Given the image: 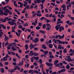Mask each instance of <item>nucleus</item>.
I'll return each mask as SVG.
<instances>
[{
  "label": "nucleus",
  "instance_id": "7ed1b4c3",
  "mask_svg": "<svg viewBox=\"0 0 74 74\" xmlns=\"http://www.w3.org/2000/svg\"><path fill=\"white\" fill-rule=\"evenodd\" d=\"M18 70L19 71H20V70H21V68H19V67L17 65H16L14 66V70Z\"/></svg>",
  "mask_w": 74,
  "mask_h": 74
},
{
  "label": "nucleus",
  "instance_id": "cd10ccee",
  "mask_svg": "<svg viewBox=\"0 0 74 74\" xmlns=\"http://www.w3.org/2000/svg\"><path fill=\"white\" fill-rule=\"evenodd\" d=\"M14 69H12L10 71V73H14L15 71H14Z\"/></svg>",
  "mask_w": 74,
  "mask_h": 74
},
{
  "label": "nucleus",
  "instance_id": "72a5a7b5",
  "mask_svg": "<svg viewBox=\"0 0 74 74\" xmlns=\"http://www.w3.org/2000/svg\"><path fill=\"white\" fill-rule=\"evenodd\" d=\"M45 27H46V25L45 24H43L42 27V29H44V28H45Z\"/></svg>",
  "mask_w": 74,
  "mask_h": 74
},
{
  "label": "nucleus",
  "instance_id": "6ab92c4d",
  "mask_svg": "<svg viewBox=\"0 0 74 74\" xmlns=\"http://www.w3.org/2000/svg\"><path fill=\"white\" fill-rule=\"evenodd\" d=\"M4 14L3 10H1L0 11V15H1V16H3Z\"/></svg>",
  "mask_w": 74,
  "mask_h": 74
},
{
  "label": "nucleus",
  "instance_id": "6e6d98bb",
  "mask_svg": "<svg viewBox=\"0 0 74 74\" xmlns=\"http://www.w3.org/2000/svg\"><path fill=\"white\" fill-rule=\"evenodd\" d=\"M46 30H50V28L49 27H47L46 28Z\"/></svg>",
  "mask_w": 74,
  "mask_h": 74
},
{
  "label": "nucleus",
  "instance_id": "b1692460",
  "mask_svg": "<svg viewBox=\"0 0 74 74\" xmlns=\"http://www.w3.org/2000/svg\"><path fill=\"white\" fill-rule=\"evenodd\" d=\"M71 61H73L71 59V58H68V62H71Z\"/></svg>",
  "mask_w": 74,
  "mask_h": 74
},
{
  "label": "nucleus",
  "instance_id": "aec40b11",
  "mask_svg": "<svg viewBox=\"0 0 74 74\" xmlns=\"http://www.w3.org/2000/svg\"><path fill=\"white\" fill-rule=\"evenodd\" d=\"M52 47H53V45L52 44H49V48H53Z\"/></svg>",
  "mask_w": 74,
  "mask_h": 74
},
{
  "label": "nucleus",
  "instance_id": "ddd939ff",
  "mask_svg": "<svg viewBox=\"0 0 74 74\" xmlns=\"http://www.w3.org/2000/svg\"><path fill=\"white\" fill-rule=\"evenodd\" d=\"M18 33L17 32H16V34L18 37H20V35L21 34V32H18Z\"/></svg>",
  "mask_w": 74,
  "mask_h": 74
},
{
  "label": "nucleus",
  "instance_id": "c85d7f7f",
  "mask_svg": "<svg viewBox=\"0 0 74 74\" xmlns=\"http://www.w3.org/2000/svg\"><path fill=\"white\" fill-rule=\"evenodd\" d=\"M40 32L41 33H45L46 32H45L43 30H39Z\"/></svg>",
  "mask_w": 74,
  "mask_h": 74
},
{
  "label": "nucleus",
  "instance_id": "c9c22d12",
  "mask_svg": "<svg viewBox=\"0 0 74 74\" xmlns=\"http://www.w3.org/2000/svg\"><path fill=\"white\" fill-rule=\"evenodd\" d=\"M39 59V57H35L34 60H38Z\"/></svg>",
  "mask_w": 74,
  "mask_h": 74
},
{
  "label": "nucleus",
  "instance_id": "20e7f679",
  "mask_svg": "<svg viewBox=\"0 0 74 74\" xmlns=\"http://www.w3.org/2000/svg\"><path fill=\"white\" fill-rule=\"evenodd\" d=\"M4 36L5 37V38L4 39V41H7L9 39V37L7 36L6 34H5Z\"/></svg>",
  "mask_w": 74,
  "mask_h": 74
},
{
  "label": "nucleus",
  "instance_id": "423d86ee",
  "mask_svg": "<svg viewBox=\"0 0 74 74\" xmlns=\"http://www.w3.org/2000/svg\"><path fill=\"white\" fill-rule=\"evenodd\" d=\"M66 71V69H62L60 71H59L58 72V74H60V73H62V72H64Z\"/></svg>",
  "mask_w": 74,
  "mask_h": 74
},
{
  "label": "nucleus",
  "instance_id": "39448f33",
  "mask_svg": "<svg viewBox=\"0 0 74 74\" xmlns=\"http://www.w3.org/2000/svg\"><path fill=\"white\" fill-rule=\"evenodd\" d=\"M62 30H64V28L63 26H61L59 27V30L60 32H62Z\"/></svg>",
  "mask_w": 74,
  "mask_h": 74
},
{
  "label": "nucleus",
  "instance_id": "2f4dec72",
  "mask_svg": "<svg viewBox=\"0 0 74 74\" xmlns=\"http://www.w3.org/2000/svg\"><path fill=\"white\" fill-rule=\"evenodd\" d=\"M39 62L40 64H42V60L41 59H39Z\"/></svg>",
  "mask_w": 74,
  "mask_h": 74
},
{
  "label": "nucleus",
  "instance_id": "f704fd0d",
  "mask_svg": "<svg viewBox=\"0 0 74 74\" xmlns=\"http://www.w3.org/2000/svg\"><path fill=\"white\" fill-rule=\"evenodd\" d=\"M13 60L14 62H16V58H13Z\"/></svg>",
  "mask_w": 74,
  "mask_h": 74
},
{
  "label": "nucleus",
  "instance_id": "7c9ffc66",
  "mask_svg": "<svg viewBox=\"0 0 74 74\" xmlns=\"http://www.w3.org/2000/svg\"><path fill=\"white\" fill-rule=\"evenodd\" d=\"M44 53L45 55H47L48 53V51H44Z\"/></svg>",
  "mask_w": 74,
  "mask_h": 74
},
{
  "label": "nucleus",
  "instance_id": "4468645a",
  "mask_svg": "<svg viewBox=\"0 0 74 74\" xmlns=\"http://www.w3.org/2000/svg\"><path fill=\"white\" fill-rule=\"evenodd\" d=\"M59 39H62V38H63L64 37V34L62 35V36H61V35H59Z\"/></svg>",
  "mask_w": 74,
  "mask_h": 74
},
{
  "label": "nucleus",
  "instance_id": "37998d69",
  "mask_svg": "<svg viewBox=\"0 0 74 74\" xmlns=\"http://www.w3.org/2000/svg\"><path fill=\"white\" fill-rule=\"evenodd\" d=\"M52 67L51 66L50 68H49L48 69H47L46 70H49H49H52Z\"/></svg>",
  "mask_w": 74,
  "mask_h": 74
},
{
  "label": "nucleus",
  "instance_id": "f3484780",
  "mask_svg": "<svg viewBox=\"0 0 74 74\" xmlns=\"http://www.w3.org/2000/svg\"><path fill=\"white\" fill-rule=\"evenodd\" d=\"M0 26H1V27H2L4 29H7L6 28V27H5V26H4V24H1L0 25Z\"/></svg>",
  "mask_w": 74,
  "mask_h": 74
},
{
  "label": "nucleus",
  "instance_id": "79ce46f5",
  "mask_svg": "<svg viewBox=\"0 0 74 74\" xmlns=\"http://www.w3.org/2000/svg\"><path fill=\"white\" fill-rule=\"evenodd\" d=\"M23 27L21 25H20L18 26V28L19 29H22Z\"/></svg>",
  "mask_w": 74,
  "mask_h": 74
},
{
  "label": "nucleus",
  "instance_id": "0e129e2a",
  "mask_svg": "<svg viewBox=\"0 0 74 74\" xmlns=\"http://www.w3.org/2000/svg\"><path fill=\"white\" fill-rule=\"evenodd\" d=\"M46 25L47 27H49V25H50V24L48 23H47L46 24Z\"/></svg>",
  "mask_w": 74,
  "mask_h": 74
},
{
  "label": "nucleus",
  "instance_id": "603ef678",
  "mask_svg": "<svg viewBox=\"0 0 74 74\" xmlns=\"http://www.w3.org/2000/svg\"><path fill=\"white\" fill-rule=\"evenodd\" d=\"M23 25H24V26H28V24H27V23H26L25 24H23Z\"/></svg>",
  "mask_w": 74,
  "mask_h": 74
},
{
  "label": "nucleus",
  "instance_id": "ea45409f",
  "mask_svg": "<svg viewBox=\"0 0 74 74\" xmlns=\"http://www.w3.org/2000/svg\"><path fill=\"white\" fill-rule=\"evenodd\" d=\"M56 67H60V65L59 64V63L58 64H56V65H54Z\"/></svg>",
  "mask_w": 74,
  "mask_h": 74
},
{
  "label": "nucleus",
  "instance_id": "a211bd4d",
  "mask_svg": "<svg viewBox=\"0 0 74 74\" xmlns=\"http://www.w3.org/2000/svg\"><path fill=\"white\" fill-rule=\"evenodd\" d=\"M11 49H12L13 51H15L17 50V49H16V48H15V47H12L11 48Z\"/></svg>",
  "mask_w": 74,
  "mask_h": 74
},
{
  "label": "nucleus",
  "instance_id": "dca6fc26",
  "mask_svg": "<svg viewBox=\"0 0 74 74\" xmlns=\"http://www.w3.org/2000/svg\"><path fill=\"white\" fill-rule=\"evenodd\" d=\"M46 64H47V66H52L53 65V64L51 63H48V62H47L46 63Z\"/></svg>",
  "mask_w": 74,
  "mask_h": 74
},
{
  "label": "nucleus",
  "instance_id": "3c124183",
  "mask_svg": "<svg viewBox=\"0 0 74 74\" xmlns=\"http://www.w3.org/2000/svg\"><path fill=\"white\" fill-rule=\"evenodd\" d=\"M66 5H63L62 6H61V8H66Z\"/></svg>",
  "mask_w": 74,
  "mask_h": 74
},
{
  "label": "nucleus",
  "instance_id": "e2e57ef3",
  "mask_svg": "<svg viewBox=\"0 0 74 74\" xmlns=\"http://www.w3.org/2000/svg\"><path fill=\"white\" fill-rule=\"evenodd\" d=\"M11 54L12 55H15V53L13 51L11 52Z\"/></svg>",
  "mask_w": 74,
  "mask_h": 74
},
{
  "label": "nucleus",
  "instance_id": "49530a36",
  "mask_svg": "<svg viewBox=\"0 0 74 74\" xmlns=\"http://www.w3.org/2000/svg\"><path fill=\"white\" fill-rule=\"evenodd\" d=\"M40 28H41V27H40L39 26H37L36 27V29L37 30H39V29H40Z\"/></svg>",
  "mask_w": 74,
  "mask_h": 74
},
{
  "label": "nucleus",
  "instance_id": "5fc2aeb1",
  "mask_svg": "<svg viewBox=\"0 0 74 74\" xmlns=\"http://www.w3.org/2000/svg\"><path fill=\"white\" fill-rule=\"evenodd\" d=\"M34 67V65H32L30 66V68L31 69H33Z\"/></svg>",
  "mask_w": 74,
  "mask_h": 74
},
{
  "label": "nucleus",
  "instance_id": "f03ea898",
  "mask_svg": "<svg viewBox=\"0 0 74 74\" xmlns=\"http://www.w3.org/2000/svg\"><path fill=\"white\" fill-rule=\"evenodd\" d=\"M8 24H10V25H16V23L15 22H12L11 21H8Z\"/></svg>",
  "mask_w": 74,
  "mask_h": 74
},
{
  "label": "nucleus",
  "instance_id": "338daca9",
  "mask_svg": "<svg viewBox=\"0 0 74 74\" xmlns=\"http://www.w3.org/2000/svg\"><path fill=\"white\" fill-rule=\"evenodd\" d=\"M50 4L53 5V6H55V3H51Z\"/></svg>",
  "mask_w": 74,
  "mask_h": 74
},
{
  "label": "nucleus",
  "instance_id": "864d4df0",
  "mask_svg": "<svg viewBox=\"0 0 74 74\" xmlns=\"http://www.w3.org/2000/svg\"><path fill=\"white\" fill-rule=\"evenodd\" d=\"M71 30V29L70 28H69L67 29V31L68 32H69V33H70Z\"/></svg>",
  "mask_w": 74,
  "mask_h": 74
},
{
  "label": "nucleus",
  "instance_id": "bb28decb",
  "mask_svg": "<svg viewBox=\"0 0 74 74\" xmlns=\"http://www.w3.org/2000/svg\"><path fill=\"white\" fill-rule=\"evenodd\" d=\"M34 55L35 56H38V53H36L34 52Z\"/></svg>",
  "mask_w": 74,
  "mask_h": 74
},
{
  "label": "nucleus",
  "instance_id": "c756f323",
  "mask_svg": "<svg viewBox=\"0 0 74 74\" xmlns=\"http://www.w3.org/2000/svg\"><path fill=\"white\" fill-rule=\"evenodd\" d=\"M66 69H70V66H69V64H67L66 65Z\"/></svg>",
  "mask_w": 74,
  "mask_h": 74
},
{
  "label": "nucleus",
  "instance_id": "4d7b16f0",
  "mask_svg": "<svg viewBox=\"0 0 74 74\" xmlns=\"http://www.w3.org/2000/svg\"><path fill=\"white\" fill-rule=\"evenodd\" d=\"M37 1V3H38V4H39V3H41V0H36Z\"/></svg>",
  "mask_w": 74,
  "mask_h": 74
},
{
  "label": "nucleus",
  "instance_id": "a19ab883",
  "mask_svg": "<svg viewBox=\"0 0 74 74\" xmlns=\"http://www.w3.org/2000/svg\"><path fill=\"white\" fill-rule=\"evenodd\" d=\"M7 48L8 50H10V49H11V47H10V46H8L7 47Z\"/></svg>",
  "mask_w": 74,
  "mask_h": 74
},
{
  "label": "nucleus",
  "instance_id": "9b49d317",
  "mask_svg": "<svg viewBox=\"0 0 74 74\" xmlns=\"http://www.w3.org/2000/svg\"><path fill=\"white\" fill-rule=\"evenodd\" d=\"M0 72L1 73H4V69L3 68L0 69Z\"/></svg>",
  "mask_w": 74,
  "mask_h": 74
},
{
  "label": "nucleus",
  "instance_id": "e433bc0d",
  "mask_svg": "<svg viewBox=\"0 0 74 74\" xmlns=\"http://www.w3.org/2000/svg\"><path fill=\"white\" fill-rule=\"evenodd\" d=\"M25 8H26V9H27V10L30 9V7L29 6V5H27L26 6Z\"/></svg>",
  "mask_w": 74,
  "mask_h": 74
},
{
  "label": "nucleus",
  "instance_id": "a878e982",
  "mask_svg": "<svg viewBox=\"0 0 74 74\" xmlns=\"http://www.w3.org/2000/svg\"><path fill=\"white\" fill-rule=\"evenodd\" d=\"M55 28L57 30V31H58L59 30V27L58 25H56L55 27Z\"/></svg>",
  "mask_w": 74,
  "mask_h": 74
},
{
  "label": "nucleus",
  "instance_id": "393cba45",
  "mask_svg": "<svg viewBox=\"0 0 74 74\" xmlns=\"http://www.w3.org/2000/svg\"><path fill=\"white\" fill-rule=\"evenodd\" d=\"M3 62H5V60H7V58L6 57H4L3 59Z\"/></svg>",
  "mask_w": 74,
  "mask_h": 74
},
{
  "label": "nucleus",
  "instance_id": "9d476101",
  "mask_svg": "<svg viewBox=\"0 0 74 74\" xmlns=\"http://www.w3.org/2000/svg\"><path fill=\"white\" fill-rule=\"evenodd\" d=\"M38 41H39V40L38 38H35L34 40V43H37Z\"/></svg>",
  "mask_w": 74,
  "mask_h": 74
},
{
  "label": "nucleus",
  "instance_id": "f257e3e1",
  "mask_svg": "<svg viewBox=\"0 0 74 74\" xmlns=\"http://www.w3.org/2000/svg\"><path fill=\"white\" fill-rule=\"evenodd\" d=\"M39 72H38L37 70H30L29 71L28 73L29 74H34V73H36V74H38Z\"/></svg>",
  "mask_w": 74,
  "mask_h": 74
},
{
  "label": "nucleus",
  "instance_id": "774afa93",
  "mask_svg": "<svg viewBox=\"0 0 74 74\" xmlns=\"http://www.w3.org/2000/svg\"><path fill=\"white\" fill-rule=\"evenodd\" d=\"M45 16L47 17V18H49V14H46L45 15Z\"/></svg>",
  "mask_w": 74,
  "mask_h": 74
},
{
  "label": "nucleus",
  "instance_id": "13d9d810",
  "mask_svg": "<svg viewBox=\"0 0 74 74\" xmlns=\"http://www.w3.org/2000/svg\"><path fill=\"white\" fill-rule=\"evenodd\" d=\"M59 37V35H58L57 36L56 35L55 36V38L56 39H58V37Z\"/></svg>",
  "mask_w": 74,
  "mask_h": 74
},
{
  "label": "nucleus",
  "instance_id": "de8ad7c7",
  "mask_svg": "<svg viewBox=\"0 0 74 74\" xmlns=\"http://www.w3.org/2000/svg\"><path fill=\"white\" fill-rule=\"evenodd\" d=\"M40 41L41 42H43L44 41V38H41L40 39Z\"/></svg>",
  "mask_w": 74,
  "mask_h": 74
},
{
  "label": "nucleus",
  "instance_id": "a18cd8bd",
  "mask_svg": "<svg viewBox=\"0 0 74 74\" xmlns=\"http://www.w3.org/2000/svg\"><path fill=\"white\" fill-rule=\"evenodd\" d=\"M7 8V6H5L4 7H2V10H5V9L6 8Z\"/></svg>",
  "mask_w": 74,
  "mask_h": 74
},
{
  "label": "nucleus",
  "instance_id": "09e8293b",
  "mask_svg": "<svg viewBox=\"0 0 74 74\" xmlns=\"http://www.w3.org/2000/svg\"><path fill=\"white\" fill-rule=\"evenodd\" d=\"M41 10H42V9H43V8H44V7L43 6V4H41Z\"/></svg>",
  "mask_w": 74,
  "mask_h": 74
},
{
  "label": "nucleus",
  "instance_id": "473e14b6",
  "mask_svg": "<svg viewBox=\"0 0 74 74\" xmlns=\"http://www.w3.org/2000/svg\"><path fill=\"white\" fill-rule=\"evenodd\" d=\"M64 53H67V49H64L63 50Z\"/></svg>",
  "mask_w": 74,
  "mask_h": 74
},
{
  "label": "nucleus",
  "instance_id": "4be33fe9",
  "mask_svg": "<svg viewBox=\"0 0 74 74\" xmlns=\"http://www.w3.org/2000/svg\"><path fill=\"white\" fill-rule=\"evenodd\" d=\"M3 34V33L2 32H0V38L2 37V36Z\"/></svg>",
  "mask_w": 74,
  "mask_h": 74
},
{
  "label": "nucleus",
  "instance_id": "6e6552de",
  "mask_svg": "<svg viewBox=\"0 0 74 74\" xmlns=\"http://www.w3.org/2000/svg\"><path fill=\"white\" fill-rule=\"evenodd\" d=\"M34 47H35V46L32 44H31L29 45V48H30L31 49H33V48H34Z\"/></svg>",
  "mask_w": 74,
  "mask_h": 74
},
{
  "label": "nucleus",
  "instance_id": "8fccbe9b",
  "mask_svg": "<svg viewBox=\"0 0 74 74\" xmlns=\"http://www.w3.org/2000/svg\"><path fill=\"white\" fill-rule=\"evenodd\" d=\"M42 26V23H39L38 26H40L41 27Z\"/></svg>",
  "mask_w": 74,
  "mask_h": 74
},
{
  "label": "nucleus",
  "instance_id": "4c0bfd02",
  "mask_svg": "<svg viewBox=\"0 0 74 74\" xmlns=\"http://www.w3.org/2000/svg\"><path fill=\"white\" fill-rule=\"evenodd\" d=\"M62 63H63V64H67V62H66L65 61H62Z\"/></svg>",
  "mask_w": 74,
  "mask_h": 74
},
{
  "label": "nucleus",
  "instance_id": "f8f14e48",
  "mask_svg": "<svg viewBox=\"0 0 74 74\" xmlns=\"http://www.w3.org/2000/svg\"><path fill=\"white\" fill-rule=\"evenodd\" d=\"M4 11L5 12V13H7V14H8V12H10V11L7 8L4 10Z\"/></svg>",
  "mask_w": 74,
  "mask_h": 74
},
{
  "label": "nucleus",
  "instance_id": "58836bf2",
  "mask_svg": "<svg viewBox=\"0 0 74 74\" xmlns=\"http://www.w3.org/2000/svg\"><path fill=\"white\" fill-rule=\"evenodd\" d=\"M49 57L50 58H51L52 59H53L54 58V57L52 55H51L49 56Z\"/></svg>",
  "mask_w": 74,
  "mask_h": 74
},
{
  "label": "nucleus",
  "instance_id": "1a4fd4ad",
  "mask_svg": "<svg viewBox=\"0 0 74 74\" xmlns=\"http://www.w3.org/2000/svg\"><path fill=\"white\" fill-rule=\"evenodd\" d=\"M42 48L43 49H47V47H46V46L45 45V44H43L42 45Z\"/></svg>",
  "mask_w": 74,
  "mask_h": 74
},
{
  "label": "nucleus",
  "instance_id": "c03bdc74",
  "mask_svg": "<svg viewBox=\"0 0 74 74\" xmlns=\"http://www.w3.org/2000/svg\"><path fill=\"white\" fill-rule=\"evenodd\" d=\"M17 24L19 26V25H22V23H20L18 21L17 23Z\"/></svg>",
  "mask_w": 74,
  "mask_h": 74
},
{
  "label": "nucleus",
  "instance_id": "052dcab7",
  "mask_svg": "<svg viewBox=\"0 0 74 74\" xmlns=\"http://www.w3.org/2000/svg\"><path fill=\"white\" fill-rule=\"evenodd\" d=\"M37 15L38 16H41V14H37Z\"/></svg>",
  "mask_w": 74,
  "mask_h": 74
},
{
  "label": "nucleus",
  "instance_id": "69168bd1",
  "mask_svg": "<svg viewBox=\"0 0 74 74\" xmlns=\"http://www.w3.org/2000/svg\"><path fill=\"white\" fill-rule=\"evenodd\" d=\"M8 45V41H7L6 43H5V45L7 46V45Z\"/></svg>",
  "mask_w": 74,
  "mask_h": 74
},
{
  "label": "nucleus",
  "instance_id": "5701e85b",
  "mask_svg": "<svg viewBox=\"0 0 74 74\" xmlns=\"http://www.w3.org/2000/svg\"><path fill=\"white\" fill-rule=\"evenodd\" d=\"M66 7H67V10H68L69 9V7H70V8L71 7V5H67L66 6Z\"/></svg>",
  "mask_w": 74,
  "mask_h": 74
},
{
  "label": "nucleus",
  "instance_id": "2eb2a0df",
  "mask_svg": "<svg viewBox=\"0 0 74 74\" xmlns=\"http://www.w3.org/2000/svg\"><path fill=\"white\" fill-rule=\"evenodd\" d=\"M30 52L29 55H30V56H33L34 55V53L33 51H30Z\"/></svg>",
  "mask_w": 74,
  "mask_h": 74
},
{
  "label": "nucleus",
  "instance_id": "412c9836",
  "mask_svg": "<svg viewBox=\"0 0 74 74\" xmlns=\"http://www.w3.org/2000/svg\"><path fill=\"white\" fill-rule=\"evenodd\" d=\"M59 62L58 60H56L54 61V65H56Z\"/></svg>",
  "mask_w": 74,
  "mask_h": 74
},
{
  "label": "nucleus",
  "instance_id": "0eeeda50",
  "mask_svg": "<svg viewBox=\"0 0 74 74\" xmlns=\"http://www.w3.org/2000/svg\"><path fill=\"white\" fill-rule=\"evenodd\" d=\"M57 41H58V42H59V44H65V42H64V41H62H62L59 40V39H58L57 40Z\"/></svg>",
  "mask_w": 74,
  "mask_h": 74
},
{
  "label": "nucleus",
  "instance_id": "680f3d73",
  "mask_svg": "<svg viewBox=\"0 0 74 74\" xmlns=\"http://www.w3.org/2000/svg\"><path fill=\"white\" fill-rule=\"evenodd\" d=\"M52 59H51V58H49V62H50V63H51V62H52Z\"/></svg>",
  "mask_w": 74,
  "mask_h": 74
},
{
  "label": "nucleus",
  "instance_id": "bf43d9fd",
  "mask_svg": "<svg viewBox=\"0 0 74 74\" xmlns=\"http://www.w3.org/2000/svg\"><path fill=\"white\" fill-rule=\"evenodd\" d=\"M43 66H44V64H41L40 66V67H39L40 68H41V67H42H42H43Z\"/></svg>",
  "mask_w": 74,
  "mask_h": 74
}]
</instances>
